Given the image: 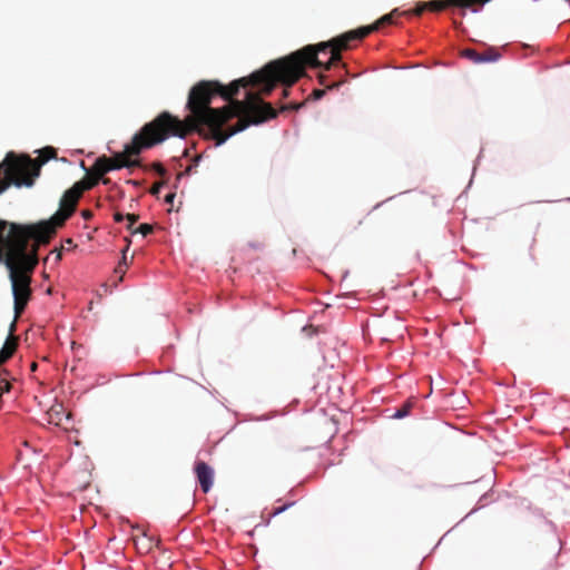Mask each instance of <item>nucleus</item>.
I'll use <instances>...</instances> for the list:
<instances>
[{
  "mask_svg": "<svg viewBox=\"0 0 570 570\" xmlns=\"http://www.w3.org/2000/svg\"><path fill=\"white\" fill-rule=\"evenodd\" d=\"M16 331V320L10 325L9 336L6 340L2 348L0 350V365L4 364L8 360H10L18 347V336L13 335Z\"/></svg>",
  "mask_w": 570,
  "mask_h": 570,
  "instance_id": "11",
  "label": "nucleus"
},
{
  "mask_svg": "<svg viewBox=\"0 0 570 570\" xmlns=\"http://www.w3.org/2000/svg\"><path fill=\"white\" fill-rule=\"evenodd\" d=\"M57 259L58 261L61 259V253L60 252L57 253Z\"/></svg>",
  "mask_w": 570,
  "mask_h": 570,
  "instance_id": "33",
  "label": "nucleus"
},
{
  "mask_svg": "<svg viewBox=\"0 0 570 570\" xmlns=\"http://www.w3.org/2000/svg\"><path fill=\"white\" fill-rule=\"evenodd\" d=\"M37 366H38V365H37V363H36V362H33V363H31V365H30V370H31L32 372H35V371L37 370Z\"/></svg>",
  "mask_w": 570,
  "mask_h": 570,
  "instance_id": "30",
  "label": "nucleus"
},
{
  "mask_svg": "<svg viewBox=\"0 0 570 570\" xmlns=\"http://www.w3.org/2000/svg\"><path fill=\"white\" fill-rule=\"evenodd\" d=\"M328 89L331 88H335V87H338V83H333V85H330V86H326Z\"/></svg>",
  "mask_w": 570,
  "mask_h": 570,
  "instance_id": "31",
  "label": "nucleus"
},
{
  "mask_svg": "<svg viewBox=\"0 0 570 570\" xmlns=\"http://www.w3.org/2000/svg\"><path fill=\"white\" fill-rule=\"evenodd\" d=\"M43 242L37 238L22 240L0 256V262L6 265L9 271V277L12 286L14 298V320L20 317L24 311L31 296V274L38 264V250Z\"/></svg>",
  "mask_w": 570,
  "mask_h": 570,
  "instance_id": "3",
  "label": "nucleus"
},
{
  "mask_svg": "<svg viewBox=\"0 0 570 570\" xmlns=\"http://www.w3.org/2000/svg\"><path fill=\"white\" fill-rule=\"evenodd\" d=\"M490 0H432L425 2L426 10L438 12L450 7H458L462 9L471 8L473 11H478V8L483 7Z\"/></svg>",
  "mask_w": 570,
  "mask_h": 570,
  "instance_id": "8",
  "label": "nucleus"
},
{
  "mask_svg": "<svg viewBox=\"0 0 570 570\" xmlns=\"http://www.w3.org/2000/svg\"><path fill=\"white\" fill-rule=\"evenodd\" d=\"M11 185L16 187H31L32 181L28 180H13L12 178L2 179L0 177V194L6 191ZM48 233V227L45 224H17L9 223L0 219V256L6 255L9 248L14 247L22 240H30L32 236L38 235L43 240L45 235Z\"/></svg>",
  "mask_w": 570,
  "mask_h": 570,
  "instance_id": "5",
  "label": "nucleus"
},
{
  "mask_svg": "<svg viewBox=\"0 0 570 570\" xmlns=\"http://www.w3.org/2000/svg\"><path fill=\"white\" fill-rule=\"evenodd\" d=\"M71 243H72V240L69 238V239L67 240V245H70Z\"/></svg>",
  "mask_w": 570,
  "mask_h": 570,
  "instance_id": "34",
  "label": "nucleus"
},
{
  "mask_svg": "<svg viewBox=\"0 0 570 570\" xmlns=\"http://www.w3.org/2000/svg\"><path fill=\"white\" fill-rule=\"evenodd\" d=\"M129 245H130V240L127 239V246L126 248L122 250V259L121 262L118 264V266L115 268V273L117 274H120V279L122 278V275L125 274L126 272V268L128 267V262H127V256H126V253L129 248Z\"/></svg>",
  "mask_w": 570,
  "mask_h": 570,
  "instance_id": "13",
  "label": "nucleus"
},
{
  "mask_svg": "<svg viewBox=\"0 0 570 570\" xmlns=\"http://www.w3.org/2000/svg\"><path fill=\"white\" fill-rule=\"evenodd\" d=\"M126 219L128 220V226H127V228L131 232V230H134V229H132V226H134V224L139 219V216H138V215H136V214H127V215H126Z\"/></svg>",
  "mask_w": 570,
  "mask_h": 570,
  "instance_id": "19",
  "label": "nucleus"
},
{
  "mask_svg": "<svg viewBox=\"0 0 570 570\" xmlns=\"http://www.w3.org/2000/svg\"><path fill=\"white\" fill-rule=\"evenodd\" d=\"M81 216H82L86 220L91 219V218H92V212H91V210H89V209H85V210H82V212H81Z\"/></svg>",
  "mask_w": 570,
  "mask_h": 570,
  "instance_id": "25",
  "label": "nucleus"
},
{
  "mask_svg": "<svg viewBox=\"0 0 570 570\" xmlns=\"http://www.w3.org/2000/svg\"><path fill=\"white\" fill-rule=\"evenodd\" d=\"M104 185H108L110 183L109 178H104V176L100 178Z\"/></svg>",
  "mask_w": 570,
  "mask_h": 570,
  "instance_id": "29",
  "label": "nucleus"
},
{
  "mask_svg": "<svg viewBox=\"0 0 570 570\" xmlns=\"http://www.w3.org/2000/svg\"><path fill=\"white\" fill-rule=\"evenodd\" d=\"M194 471L203 492H209L214 483V470L206 462L197 461Z\"/></svg>",
  "mask_w": 570,
  "mask_h": 570,
  "instance_id": "9",
  "label": "nucleus"
},
{
  "mask_svg": "<svg viewBox=\"0 0 570 570\" xmlns=\"http://www.w3.org/2000/svg\"><path fill=\"white\" fill-rule=\"evenodd\" d=\"M325 78H326V76L324 73H320L318 79H320L321 85H325Z\"/></svg>",
  "mask_w": 570,
  "mask_h": 570,
  "instance_id": "28",
  "label": "nucleus"
},
{
  "mask_svg": "<svg viewBox=\"0 0 570 570\" xmlns=\"http://www.w3.org/2000/svg\"><path fill=\"white\" fill-rule=\"evenodd\" d=\"M302 106H303V104H289V105L283 106L282 110H287V109L297 110Z\"/></svg>",
  "mask_w": 570,
  "mask_h": 570,
  "instance_id": "23",
  "label": "nucleus"
},
{
  "mask_svg": "<svg viewBox=\"0 0 570 570\" xmlns=\"http://www.w3.org/2000/svg\"><path fill=\"white\" fill-rule=\"evenodd\" d=\"M153 167H154V169L156 170V173L158 175L164 176L166 174V169H165V167L161 164L156 163V164L153 165Z\"/></svg>",
  "mask_w": 570,
  "mask_h": 570,
  "instance_id": "21",
  "label": "nucleus"
},
{
  "mask_svg": "<svg viewBox=\"0 0 570 570\" xmlns=\"http://www.w3.org/2000/svg\"><path fill=\"white\" fill-rule=\"evenodd\" d=\"M279 83L269 62L248 77H242L224 86L217 80H200L189 91L186 108L190 111L184 120L168 111L160 112L147 122L146 131L155 129L164 135V141L170 136L185 138L193 131L214 139L223 145L233 135L243 131L249 125H258L275 118L277 111L262 96H268Z\"/></svg>",
  "mask_w": 570,
  "mask_h": 570,
  "instance_id": "1",
  "label": "nucleus"
},
{
  "mask_svg": "<svg viewBox=\"0 0 570 570\" xmlns=\"http://www.w3.org/2000/svg\"><path fill=\"white\" fill-rule=\"evenodd\" d=\"M100 178L101 177L94 176L90 170V171H88V176L86 178L77 181L76 184L81 189V191L85 193L86 190L94 188L98 184Z\"/></svg>",
  "mask_w": 570,
  "mask_h": 570,
  "instance_id": "12",
  "label": "nucleus"
},
{
  "mask_svg": "<svg viewBox=\"0 0 570 570\" xmlns=\"http://www.w3.org/2000/svg\"><path fill=\"white\" fill-rule=\"evenodd\" d=\"M124 218H126V216H125V215H122L121 213H115V215H114V219H115V222H117V223L122 222V220H124Z\"/></svg>",
  "mask_w": 570,
  "mask_h": 570,
  "instance_id": "27",
  "label": "nucleus"
},
{
  "mask_svg": "<svg viewBox=\"0 0 570 570\" xmlns=\"http://www.w3.org/2000/svg\"><path fill=\"white\" fill-rule=\"evenodd\" d=\"M397 12V10H393L391 13L384 14L382 18H380L375 23L371 24L370 27H375V31L379 30L382 26L385 24H392L393 23V16Z\"/></svg>",
  "mask_w": 570,
  "mask_h": 570,
  "instance_id": "14",
  "label": "nucleus"
},
{
  "mask_svg": "<svg viewBox=\"0 0 570 570\" xmlns=\"http://www.w3.org/2000/svg\"><path fill=\"white\" fill-rule=\"evenodd\" d=\"M425 10H426L425 2H419V3L416 4V7H415L413 10L407 11V12H405V13H406V14L412 13V14H414V16H421Z\"/></svg>",
  "mask_w": 570,
  "mask_h": 570,
  "instance_id": "18",
  "label": "nucleus"
},
{
  "mask_svg": "<svg viewBox=\"0 0 570 570\" xmlns=\"http://www.w3.org/2000/svg\"><path fill=\"white\" fill-rule=\"evenodd\" d=\"M411 409H412V403L411 402H406L400 409L396 410V412L394 413L393 417H395V419H403L406 415H409V413L411 412Z\"/></svg>",
  "mask_w": 570,
  "mask_h": 570,
  "instance_id": "16",
  "label": "nucleus"
},
{
  "mask_svg": "<svg viewBox=\"0 0 570 570\" xmlns=\"http://www.w3.org/2000/svg\"><path fill=\"white\" fill-rule=\"evenodd\" d=\"M154 232V227L150 224H141L136 229L131 230L132 234H141L142 236H147Z\"/></svg>",
  "mask_w": 570,
  "mask_h": 570,
  "instance_id": "17",
  "label": "nucleus"
},
{
  "mask_svg": "<svg viewBox=\"0 0 570 570\" xmlns=\"http://www.w3.org/2000/svg\"><path fill=\"white\" fill-rule=\"evenodd\" d=\"M374 31L375 27H361L328 41L305 46L289 56L271 61L269 69L276 70L279 83L285 87L283 97H287L288 88L305 75L306 66L330 70L333 65L342 60L343 50L351 49L353 42L363 40Z\"/></svg>",
  "mask_w": 570,
  "mask_h": 570,
  "instance_id": "2",
  "label": "nucleus"
},
{
  "mask_svg": "<svg viewBox=\"0 0 570 570\" xmlns=\"http://www.w3.org/2000/svg\"><path fill=\"white\" fill-rule=\"evenodd\" d=\"M164 181H158V183H155L151 188H150V194L154 195V196H158V194L160 193V189L161 187L164 186Z\"/></svg>",
  "mask_w": 570,
  "mask_h": 570,
  "instance_id": "20",
  "label": "nucleus"
},
{
  "mask_svg": "<svg viewBox=\"0 0 570 570\" xmlns=\"http://www.w3.org/2000/svg\"><path fill=\"white\" fill-rule=\"evenodd\" d=\"M146 128L147 124L132 137L131 142L125 146L124 151L115 154L114 157H98L91 167V174L102 177L110 170L140 166V160L131 157L164 141V135H159L155 129L146 131Z\"/></svg>",
  "mask_w": 570,
  "mask_h": 570,
  "instance_id": "4",
  "label": "nucleus"
},
{
  "mask_svg": "<svg viewBox=\"0 0 570 570\" xmlns=\"http://www.w3.org/2000/svg\"><path fill=\"white\" fill-rule=\"evenodd\" d=\"M81 189L75 183L71 188L65 191L60 199V208L59 210L49 219L41 220L38 224H45L48 227V233L43 236V243L48 244L51 237L56 234L58 227H61L65 222L75 213L77 204L82 196ZM32 238H37L38 242H42L40 236H32Z\"/></svg>",
  "mask_w": 570,
  "mask_h": 570,
  "instance_id": "7",
  "label": "nucleus"
},
{
  "mask_svg": "<svg viewBox=\"0 0 570 570\" xmlns=\"http://www.w3.org/2000/svg\"><path fill=\"white\" fill-rule=\"evenodd\" d=\"M176 195L175 193H169L166 197H165V202L168 203V204H173L174 199H175Z\"/></svg>",
  "mask_w": 570,
  "mask_h": 570,
  "instance_id": "26",
  "label": "nucleus"
},
{
  "mask_svg": "<svg viewBox=\"0 0 570 570\" xmlns=\"http://www.w3.org/2000/svg\"><path fill=\"white\" fill-rule=\"evenodd\" d=\"M57 151L53 147H45L40 150L39 157L32 159L28 155H17L9 151L0 163V177L2 179L12 178L13 180H28L35 184L40 175V168L43 164L56 158Z\"/></svg>",
  "mask_w": 570,
  "mask_h": 570,
  "instance_id": "6",
  "label": "nucleus"
},
{
  "mask_svg": "<svg viewBox=\"0 0 570 570\" xmlns=\"http://www.w3.org/2000/svg\"><path fill=\"white\" fill-rule=\"evenodd\" d=\"M191 169H193V167H191V166H189V167L186 169V174H190Z\"/></svg>",
  "mask_w": 570,
  "mask_h": 570,
  "instance_id": "32",
  "label": "nucleus"
},
{
  "mask_svg": "<svg viewBox=\"0 0 570 570\" xmlns=\"http://www.w3.org/2000/svg\"><path fill=\"white\" fill-rule=\"evenodd\" d=\"M324 94H325V90L315 89V90H313L312 96L314 99H321L324 96Z\"/></svg>",
  "mask_w": 570,
  "mask_h": 570,
  "instance_id": "22",
  "label": "nucleus"
},
{
  "mask_svg": "<svg viewBox=\"0 0 570 570\" xmlns=\"http://www.w3.org/2000/svg\"><path fill=\"white\" fill-rule=\"evenodd\" d=\"M293 503H288V504H284L282 507H278V508H275L273 514L276 515V514H279L282 512H284L288 507H291Z\"/></svg>",
  "mask_w": 570,
  "mask_h": 570,
  "instance_id": "24",
  "label": "nucleus"
},
{
  "mask_svg": "<svg viewBox=\"0 0 570 570\" xmlns=\"http://www.w3.org/2000/svg\"><path fill=\"white\" fill-rule=\"evenodd\" d=\"M141 550H144L145 552H149L155 546H158L159 541H155L153 537H148L146 534H144L142 539H141Z\"/></svg>",
  "mask_w": 570,
  "mask_h": 570,
  "instance_id": "15",
  "label": "nucleus"
},
{
  "mask_svg": "<svg viewBox=\"0 0 570 570\" xmlns=\"http://www.w3.org/2000/svg\"><path fill=\"white\" fill-rule=\"evenodd\" d=\"M461 56L473 61L474 63L493 62L500 58L499 51L494 48H488L482 53L474 49L466 48L462 50Z\"/></svg>",
  "mask_w": 570,
  "mask_h": 570,
  "instance_id": "10",
  "label": "nucleus"
}]
</instances>
